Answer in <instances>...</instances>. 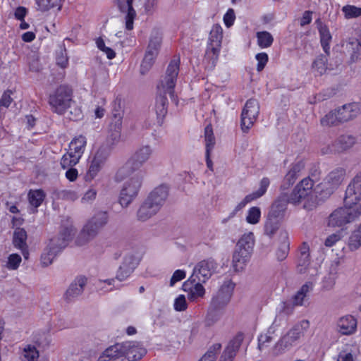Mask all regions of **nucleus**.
I'll list each match as a JSON object with an SVG mask.
<instances>
[{
    "instance_id": "1",
    "label": "nucleus",
    "mask_w": 361,
    "mask_h": 361,
    "mask_svg": "<svg viewBox=\"0 0 361 361\" xmlns=\"http://www.w3.org/2000/svg\"><path fill=\"white\" fill-rule=\"evenodd\" d=\"M146 353V350L138 343L128 341L116 343L108 348L98 361H137Z\"/></svg>"
},
{
    "instance_id": "2",
    "label": "nucleus",
    "mask_w": 361,
    "mask_h": 361,
    "mask_svg": "<svg viewBox=\"0 0 361 361\" xmlns=\"http://www.w3.org/2000/svg\"><path fill=\"white\" fill-rule=\"evenodd\" d=\"M152 153L153 149L150 145H142L138 147L131 157L116 172V180L122 181L128 176L140 171V168L150 159Z\"/></svg>"
},
{
    "instance_id": "3",
    "label": "nucleus",
    "mask_w": 361,
    "mask_h": 361,
    "mask_svg": "<svg viewBox=\"0 0 361 361\" xmlns=\"http://www.w3.org/2000/svg\"><path fill=\"white\" fill-rule=\"evenodd\" d=\"M314 185V180L310 177L303 178L295 185L288 197L290 203L297 205L304 201V209L312 210L316 207V202L312 195Z\"/></svg>"
},
{
    "instance_id": "4",
    "label": "nucleus",
    "mask_w": 361,
    "mask_h": 361,
    "mask_svg": "<svg viewBox=\"0 0 361 361\" xmlns=\"http://www.w3.org/2000/svg\"><path fill=\"white\" fill-rule=\"evenodd\" d=\"M255 245L253 233H245L238 240L233 255V267L235 271H242L249 261Z\"/></svg>"
},
{
    "instance_id": "5",
    "label": "nucleus",
    "mask_w": 361,
    "mask_h": 361,
    "mask_svg": "<svg viewBox=\"0 0 361 361\" xmlns=\"http://www.w3.org/2000/svg\"><path fill=\"white\" fill-rule=\"evenodd\" d=\"M361 215V204H347L335 209L329 216L328 225L331 227H342L355 221Z\"/></svg>"
},
{
    "instance_id": "6",
    "label": "nucleus",
    "mask_w": 361,
    "mask_h": 361,
    "mask_svg": "<svg viewBox=\"0 0 361 361\" xmlns=\"http://www.w3.org/2000/svg\"><path fill=\"white\" fill-rule=\"evenodd\" d=\"M120 192L119 202L122 207H128L137 196L142 186L144 172L139 171L128 176Z\"/></svg>"
},
{
    "instance_id": "7",
    "label": "nucleus",
    "mask_w": 361,
    "mask_h": 361,
    "mask_svg": "<svg viewBox=\"0 0 361 361\" xmlns=\"http://www.w3.org/2000/svg\"><path fill=\"white\" fill-rule=\"evenodd\" d=\"M72 89L66 85H60L49 95V104L53 112L62 115L71 106Z\"/></svg>"
},
{
    "instance_id": "8",
    "label": "nucleus",
    "mask_w": 361,
    "mask_h": 361,
    "mask_svg": "<svg viewBox=\"0 0 361 361\" xmlns=\"http://www.w3.org/2000/svg\"><path fill=\"white\" fill-rule=\"evenodd\" d=\"M235 284L231 280H227L221 286L216 295L213 296L209 310L207 319L213 316L216 312L224 310L228 304L231 298Z\"/></svg>"
},
{
    "instance_id": "9",
    "label": "nucleus",
    "mask_w": 361,
    "mask_h": 361,
    "mask_svg": "<svg viewBox=\"0 0 361 361\" xmlns=\"http://www.w3.org/2000/svg\"><path fill=\"white\" fill-rule=\"evenodd\" d=\"M108 222V214L106 212L96 213L84 226L78 240L85 244L94 238Z\"/></svg>"
},
{
    "instance_id": "10",
    "label": "nucleus",
    "mask_w": 361,
    "mask_h": 361,
    "mask_svg": "<svg viewBox=\"0 0 361 361\" xmlns=\"http://www.w3.org/2000/svg\"><path fill=\"white\" fill-rule=\"evenodd\" d=\"M179 58L172 60L167 67L164 78L161 81L162 88L165 90L166 93L169 94L171 101L176 106L178 104V98L177 95L174 94L173 88L176 85L179 72Z\"/></svg>"
},
{
    "instance_id": "11",
    "label": "nucleus",
    "mask_w": 361,
    "mask_h": 361,
    "mask_svg": "<svg viewBox=\"0 0 361 361\" xmlns=\"http://www.w3.org/2000/svg\"><path fill=\"white\" fill-rule=\"evenodd\" d=\"M259 113V104L256 99H250L247 100L245 106L243 109L240 118V126L244 133L253 126L257 121Z\"/></svg>"
},
{
    "instance_id": "12",
    "label": "nucleus",
    "mask_w": 361,
    "mask_h": 361,
    "mask_svg": "<svg viewBox=\"0 0 361 361\" xmlns=\"http://www.w3.org/2000/svg\"><path fill=\"white\" fill-rule=\"evenodd\" d=\"M75 233V230L72 225L62 226L59 234L50 239L48 245L59 253L68 246Z\"/></svg>"
},
{
    "instance_id": "13",
    "label": "nucleus",
    "mask_w": 361,
    "mask_h": 361,
    "mask_svg": "<svg viewBox=\"0 0 361 361\" xmlns=\"http://www.w3.org/2000/svg\"><path fill=\"white\" fill-rule=\"evenodd\" d=\"M112 147L109 143L102 144L97 151L90 166L88 175L93 178L99 171L102 166L111 154Z\"/></svg>"
},
{
    "instance_id": "14",
    "label": "nucleus",
    "mask_w": 361,
    "mask_h": 361,
    "mask_svg": "<svg viewBox=\"0 0 361 361\" xmlns=\"http://www.w3.org/2000/svg\"><path fill=\"white\" fill-rule=\"evenodd\" d=\"M217 264L214 259H208L200 262L194 269L191 278L205 283L214 272Z\"/></svg>"
},
{
    "instance_id": "15",
    "label": "nucleus",
    "mask_w": 361,
    "mask_h": 361,
    "mask_svg": "<svg viewBox=\"0 0 361 361\" xmlns=\"http://www.w3.org/2000/svg\"><path fill=\"white\" fill-rule=\"evenodd\" d=\"M361 200V171L357 173L348 185L344 197L347 204H360Z\"/></svg>"
},
{
    "instance_id": "16",
    "label": "nucleus",
    "mask_w": 361,
    "mask_h": 361,
    "mask_svg": "<svg viewBox=\"0 0 361 361\" xmlns=\"http://www.w3.org/2000/svg\"><path fill=\"white\" fill-rule=\"evenodd\" d=\"M139 258L133 253L127 254L123 259L116 274V279L122 281L126 279L139 264Z\"/></svg>"
},
{
    "instance_id": "17",
    "label": "nucleus",
    "mask_w": 361,
    "mask_h": 361,
    "mask_svg": "<svg viewBox=\"0 0 361 361\" xmlns=\"http://www.w3.org/2000/svg\"><path fill=\"white\" fill-rule=\"evenodd\" d=\"M195 278L191 276L182 284V290L188 292V298L190 301H194L198 298H202L205 293V289L202 285V282L196 281Z\"/></svg>"
},
{
    "instance_id": "18",
    "label": "nucleus",
    "mask_w": 361,
    "mask_h": 361,
    "mask_svg": "<svg viewBox=\"0 0 361 361\" xmlns=\"http://www.w3.org/2000/svg\"><path fill=\"white\" fill-rule=\"evenodd\" d=\"M169 195V187L166 184H161L154 188L146 197L160 210L166 203Z\"/></svg>"
},
{
    "instance_id": "19",
    "label": "nucleus",
    "mask_w": 361,
    "mask_h": 361,
    "mask_svg": "<svg viewBox=\"0 0 361 361\" xmlns=\"http://www.w3.org/2000/svg\"><path fill=\"white\" fill-rule=\"evenodd\" d=\"M345 176V169L337 168L331 171L326 178L325 190L328 194H331L342 183Z\"/></svg>"
},
{
    "instance_id": "20",
    "label": "nucleus",
    "mask_w": 361,
    "mask_h": 361,
    "mask_svg": "<svg viewBox=\"0 0 361 361\" xmlns=\"http://www.w3.org/2000/svg\"><path fill=\"white\" fill-rule=\"evenodd\" d=\"M87 283V279L84 276L76 277L64 294V299L67 302H72L79 297L83 292Z\"/></svg>"
},
{
    "instance_id": "21",
    "label": "nucleus",
    "mask_w": 361,
    "mask_h": 361,
    "mask_svg": "<svg viewBox=\"0 0 361 361\" xmlns=\"http://www.w3.org/2000/svg\"><path fill=\"white\" fill-rule=\"evenodd\" d=\"M244 339L242 332H238L228 343L219 361H233Z\"/></svg>"
},
{
    "instance_id": "22",
    "label": "nucleus",
    "mask_w": 361,
    "mask_h": 361,
    "mask_svg": "<svg viewBox=\"0 0 361 361\" xmlns=\"http://www.w3.org/2000/svg\"><path fill=\"white\" fill-rule=\"evenodd\" d=\"M288 203H290L288 196L286 193H281L272 203L268 215L281 220L284 216Z\"/></svg>"
},
{
    "instance_id": "23",
    "label": "nucleus",
    "mask_w": 361,
    "mask_h": 361,
    "mask_svg": "<svg viewBox=\"0 0 361 361\" xmlns=\"http://www.w3.org/2000/svg\"><path fill=\"white\" fill-rule=\"evenodd\" d=\"M337 116L341 123H345L357 117L361 112V105L359 103H350L344 104L341 108L336 109Z\"/></svg>"
},
{
    "instance_id": "24",
    "label": "nucleus",
    "mask_w": 361,
    "mask_h": 361,
    "mask_svg": "<svg viewBox=\"0 0 361 361\" xmlns=\"http://www.w3.org/2000/svg\"><path fill=\"white\" fill-rule=\"evenodd\" d=\"M134 0H115V3L122 13H126V28L131 30L133 28V22L136 16V12L133 7Z\"/></svg>"
},
{
    "instance_id": "25",
    "label": "nucleus",
    "mask_w": 361,
    "mask_h": 361,
    "mask_svg": "<svg viewBox=\"0 0 361 361\" xmlns=\"http://www.w3.org/2000/svg\"><path fill=\"white\" fill-rule=\"evenodd\" d=\"M155 205L145 198L137 211V219L145 222L155 216L160 211Z\"/></svg>"
},
{
    "instance_id": "26",
    "label": "nucleus",
    "mask_w": 361,
    "mask_h": 361,
    "mask_svg": "<svg viewBox=\"0 0 361 361\" xmlns=\"http://www.w3.org/2000/svg\"><path fill=\"white\" fill-rule=\"evenodd\" d=\"M315 23L319 34L321 46L324 53L329 56L330 54V44L332 40L329 29L327 25L322 22L320 18L316 20Z\"/></svg>"
},
{
    "instance_id": "27",
    "label": "nucleus",
    "mask_w": 361,
    "mask_h": 361,
    "mask_svg": "<svg viewBox=\"0 0 361 361\" xmlns=\"http://www.w3.org/2000/svg\"><path fill=\"white\" fill-rule=\"evenodd\" d=\"M27 238V232L24 228H16L15 229L13 236V244L15 247L21 250L25 259H27L29 255L28 246L26 243Z\"/></svg>"
},
{
    "instance_id": "28",
    "label": "nucleus",
    "mask_w": 361,
    "mask_h": 361,
    "mask_svg": "<svg viewBox=\"0 0 361 361\" xmlns=\"http://www.w3.org/2000/svg\"><path fill=\"white\" fill-rule=\"evenodd\" d=\"M221 49L214 47H206L202 64L207 71H212L218 62Z\"/></svg>"
},
{
    "instance_id": "29",
    "label": "nucleus",
    "mask_w": 361,
    "mask_h": 361,
    "mask_svg": "<svg viewBox=\"0 0 361 361\" xmlns=\"http://www.w3.org/2000/svg\"><path fill=\"white\" fill-rule=\"evenodd\" d=\"M309 327V322L307 320H302L300 324L295 325L281 339V343H285V346L287 345H291L293 342L298 340L301 334L302 329H307Z\"/></svg>"
},
{
    "instance_id": "30",
    "label": "nucleus",
    "mask_w": 361,
    "mask_h": 361,
    "mask_svg": "<svg viewBox=\"0 0 361 361\" xmlns=\"http://www.w3.org/2000/svg\"><path fill=\"white\" fill-rule=\"evenodd\" d=\"M357 319L352 315H346L338 322V327L339 332L343 335L353 334L357 330Z\"/></svg>"
},
{
    "instance_id": "31",
    "label": "nucleus",
    "mask_w": 361,
    "mask_h": 361,
    "mask_svg": "<svg viewBox=\"0 0 361 361\" xmlns=\"http://www.w3.org/2000/svg\"><path fill=\"white\" fill-rule=\"evenodd\" d=\"M223 29L219 24L212 26L209 32L207 47H214L221 49Z\"/></svg>"
},
{
    "instance_id": "32",
    "label": "nucleus",
    "mask_w": 361,
    "mask_h": 361,
    "mask_svg": "<svg viewBox=\"0 0 361 361\" xmlns=\"http://www.w3.org/2000/svg\"><path fill=\"white\" fill-rule=\"evenodd\" d=\"M355 143V137L348 135H342L336 140L335 144L333 145L334 149H331V152H341L352 147Z\"/></svg>"
},
{
    "instance_id": "33",
    "label": "nucleus",
    "mask_w": 361,
    "mask_h": 361,
    "mask_svg": "<svg viewBox=\"0 0 361 361\" xmlns=\"http://www.w3.org/2000/svg\"><path fill=\"white\" fill-rule=\"evenodd\" d=\"M87 140L86 137L82 135H80L75 137L69 144L68 152L76 157L79 160L84 153Z\"/></svg>"
},
{
    "instance_id": "34",
    "label": "nucleus",
    "mask_w": 361,
    "mask_h": 361,
    "mask_svg": "<svg viewBox=\"0 0 361 361\" xmlns=\"http://www.w3.org/2000/svg\"><path fill=\"white\" fill-rule=\"evenodd\" d=\"M155 111L157 123L161 126L164 118L167 114V98L164 95H159L156 99Z\"/></svg>"
},
{
    "instance_id": "35",
    "label": "nucleus",
    "mask_w": 361,
    "mask_h": 361,
    "mask_svg": "<svg viewBox=\"0 0 361 361\" xmlns=\"http://www.w3.org/2000/svg\"><path fill=\"white\" fill-rule=\"evenodd\" d=\"M257 44L261 49L270 47L274 42L272 35L268 31H259L256 33Z\"/></svg>"
},
{
    "instance_id": "36",
    "label": "nucleus",
    "mask_w": 361,
    "mask_h": 361,
    "mask_svg": "<svg viewBox=\"0 0 361 361\" xmlns=\"http://www.w3.org/2000/svg\"><path fill=\"white\" fill-rule=\"evenodd\" d=\"M281 225V220L271 217L268 215L264 224V234L269 238L274 236L279 230Z\"/></svg>"
},
{
    "instance_id": "37",
    "label": "nucleus",
    "mask_w": 361,
    "mask_h": 361,
    "mask_svg": "<svg viewBox=\"0 0 361 361\" xmlns=\"http://www.w3.org/2000/svg\"><path fill=\"white\" fill-rule=\"evenodd\" d=\"M336 111H331L320 119V124L323 127L336 126L341 124Z\"/></svg>"
},
{
    "instance_id": "38",
    "label": "nucleus",
    "mask_w": 361,
    "mask_h": 361,
    "mask_svg": "<svg viewBox=\"0 0 361 361\" xmlns=\"http://www.w3.org/2000/svg\"><path fill=\"white\" fill-rule=\"evenodd\" d=\"M205 152H212L215 146V137L212 124L204 128Z\"/></svg>"
},
{
    "instance_id": "39",
    "label": "nucleus",
    "mask_w": 361,
    "mask_h": 361,
    "mask_svg": "<svg viewBox=\"0 0 361 361\" xmlns=\"http://www.w3.org/2000/svg\"><path fill=\"white\" fill-rule=\"evenodd\" d=\"M45 193L42 190H30L28 193L30 204L37 208L39 207L45 198Z\"/></svg>"
},
{
    "instance_id": "40",
    "label": "nucleus",
    "mask_w": 361,
    "mask_h": 361,
    "mask_svg": "<svg viewBox=\"0 0 361 361\" xmlns=\"http://www.w3.org/2000/svg\"><path fill=\"white\" fill-rule=\"evenodd\" d=\"M348 245L351 251L356 250L361 246V224L350 235Z\"/></svg>"
},
{
    "instance_id": "41",
    "label": "nucleus",
    "mask_w": 361,
    "mask_h": 361,
    "mask_svg": "<svg viewBox=\"0 0 361 361\" xmlns=\"http://www.w3.org/2000/svg\"><path fill=\"white\" fill-rule=\"evenodd\" d=\"M312 283L307 282L297 292L293 297V304L295 305H302L307 293L312 288Z\"/></svg>"
},
{
    "instance_id": "42",
    "label": "nucleus",
    "mask_w": 361,
    "mask_h": 361,
    "mask_svg": "<svg viewBox=\"0 0 361 361\" xmlns=\"http://www.w3.org/2000/svg\"><path fill=\"white\" fill-rule=\"evenodd\" d=\"M327 55L320 54L312 63V68H314L319 75H323L327 69Z\"/></svg>"
},
{
    "instance_id": "43",
    "label": "nucleus",
    "mask_w": 361,
    "mask_h": 361,
    "mask_svg": "<svg viewBox=\"0 0 361 361\" xmlns=\"http://www.w3.org/2000/svg\"><path fill=\"white\" fill-rule=\"evenodd\" d=\"M36 4L41 11H47L54 7L60 10L61 7V0H36Z\"/></svg>"
},
{
    "instance_id": "44",
    "label": "nucleus",
    "mask_w": 361,
    "mask_h": 361,
    "mask_svg": "<svg viewBox=\"0 0 361 361\" xmlns=\"http://www.w3.org/2000/svg\"><path fill=\"white\" fill-rule=\"evenodd\" d=\"M161 45V38L159 36L152 37L150 38L146 54H149L155 58H157L159 50Z\"/></svg>"
},
{
    "instance_id": "45",
    "label": "nucleus",
    "mask_w": 361,
    "mask_h": 361,
    "mask_svg": "<svg viewBox=\"0 0 361 361\" xmlns=\"http://www.w3.org/2000/svg\"><path fill=\"white\" fill-rule=\"evenodd\" d=\"M246 221L250 224H257L261 219V210L258 207H250L246 216Z\"/></svg>"
},
{
    "instance_id": "46",
    "label": "nucleus",
    "mask_w": 361,
    "mask_h": 361,
    "mask_svg": "<svg viewBox=\"0 0 361 361\" xmlns=\"http://www.w3.org/2000/svg\"><path fill=\"white\" fill-rule=\"evenodd\" d=\"M58 254L59 252L57 251L48 245L41 256V262L42 265L47 267L51 264Z\"/></svg>"
},
{
    "instance_id": "47",
    "label": "nucleus",
    "mask_w": 361,
    "mask_h": 361,
    "mask_svg": "<svg viewBox=\"0 0 361 361\" xmlns=\"http://www.w3.org/2000/svg\"><path fill=\"white\" fill-rule=\"evenodd\" d=\"M221 348V345L220 343L214 344L199 361H215L216 355L220 352Z\"/></svg>"
},
{
    "instance_id": "48",
    "label": "nucleus",
    "mask_w": 361,
    "mask_h": 361,
    "mask_svg": "<svg viewBox=\"0 0 361 361\" xmlns=\"http://www.w3.org/2000/svg\"><path fill=\"white\" fill-rule=\"evenodd\" d=\"M345 18L347 19L355 18L361 16V8L353 5H346L342 8Z\"/></svg>"
},
{
    "instance_id": "49",
    "label": "nucleus",
    "mask_w": 361,
    "mask_h": 361,
    "mask_svg": "<svg viewBox=\"0 0 361 361\" xmlns=\"http://www.w3.org/2000/svg\"><path fill=\"white\" fill-rule=\"evenodd\" d=\"M79 159L73 156L71 152H68L61 159V166L63 169H68L78 163Z\"/></svg>"
},
{
    "instance_id": "50",
    "label": "nucleus",
    "mask_w": 361,
    "mask_h": 361,
    "mask_svg": "<svg viewBox=\"0 0 361 361\" xmlns=\"http://www.w3.org/2000/svg\"><path fill=\"white\" fill-rule=\"evenodd\" d=\"M112 116L121 118L123 117V105L121 98L117 97L112 103Z\"/></svg>"
},
{
    "instance_id": "51",
    "label": "nucleus",
    "mask_w": 361,
    "mask_h": 361,
    "mask_svg": "<svg viewBox=\"0 0 361 361\" xmlns=\"http://www.w3.org/2000/svg\"><path fill=\"white\" fill-rule=\"evenodd\" d=\"M284 238H286V241H284L279 248L276 252V256L279 260L282 261L286 258L288 252H289V243L288 240V234L287 233H284Z\"/></svg>"
},
{
    "instance_id": "52",
    "label": "nucleus",
    "mask_w": 361,
    "mask_h": 361,
    "mask_svg": "<svg viewBox=\"0 0 361 361\" xmlns=\"http://www.w3.org/2000/svg\"><path fill=\"white\" fill-rule=\"evenodd\" d=\"M155 59V57L145 54L140 66V73L142 75H145L149 71L154 63Z\"/></svg>"
},
{
    "instance_id": "53",
    "label": "nucleus",
    "mask_w": 361,
    "mask_h": 361,
    "mask_svg": "<svg viewBox=\"0 0 361 361\" xmlns=\"http://www.w3.org/2000/svg\"><path fill=\"white\" fill-rule=\"evenodd\" d=\"M23 355L27 361H37L39 357V352L35 346L28 345L24 349Z\"/></svg>"
},
{
    "instance_id": "54",
    "label": "nucleus",
    "mask_w": 361,
    "mask_h": 361,
    "mask_svg": "<svg viewBox=\"0 0 361 361\" xmlns=\"http://www.w3.org/2000/svg\"><path fill=\"white\" fill-rule=\"evenodd\" d=\"M56 63L61 68H66L68 63L66 49L65 47H60V50L56 54Z\"/></svg>"
},
{
    "instance_id": "55",
    "label": "nucleus",
    "mask_w": 361,
    "mask_h": 361,
    "mask_svg": "<svg viewBox=\"0 0 361 361\" xmlns=\"http://www.w3.org/2000/svg\"><path fill=\"white\" fill-rule=\"evenodd\" d=\"M255 59L257 61V71L261 72L265 68L269 61V56L265 52H260L255 55Z\"/></svg>"
},
{
    "instance_id": "56",
    "label": "nucleus",
    "mask_w": 361,
    "mask_h": 361,
    "mask_svg": "<svg viewBox=\"0 0 361 361\" xmlns=\"http://www.w3.org/2000/svg\"><path fill=\"white\" fill-rule=\"evenodd\" d=\"M310 263V256H307V257H305V255H300L297 264L298 271L300 274L305 273L307 270Z\"/></svg>"
},
{
    "instance_id": "57",
    "label": "nucleus",
    "mask_w": 361,
    "mask_h": 361,
    "mask_svg": "<svg viewBox=\"0 0 361 361\" xmlns=\"http://www.w3.org/2000/svg\"><path fill=\"white\" fill-rule=\"evenodd\" d=\"M21 262V257L18 254H11L8 259L7 267L10 269H17Z\"/></svg>"
},
{
    "instance_id": "58",
    "label": "nucleus",
    "mask_w": 361,
    "mask_h": 361,
    "mask_svg": "<svg viewBox=\"0 0 361 361\" xmlns=\"http://www.w3.org/2000/svg\"><path fill=\"white\" fill-rule=\"evenodd\" d=\"M158 0H145L143 7L147 15H152L157 7Z\"/></svg>"
},
{
    "instance_id": "59",
    "label": "nucleus",
    "mask_w": 361,
    "mask_h": 361,
    "mask_svg": "<svg viewBox=\"0 0 361 361\" xmlns=\"http://www.w3.org/2000/svg\"><path fill=\"white\" fill-rule=\"evenodd\" d=\"M272 337L268 334H260L258 337V348L260 350L267 348L271 342Z\"/></svg>"
},
{
    "instance_id": "60",
    "label": "nucleus",
    "mask_w": 361,
    "mask_h": 361,
    "mask_svg": "<svg viewBox=\"0 0 361 361\" xmlns=\"http://www.w3.org/2000/svg\"><path fill=\"white\" fill-rule=\"evenodd\" d=\"M235 20V15L233 9L228 8L224 16V23L227 27L232 26Z\"/></svg>"
},
{
    "instance_id": "61",
    "label": "nucleus",
    "mask_w": 361,
    "mask_h": 361,
    "mask_svg": "<svg viewBox=\"0 0 361 361\" xmlns=\"http://www.w3.org/2000/svg\"><path fill=\"white\" fill-rule=\"evenodd\" d=\"M13 94L12 91L8 90L4 92L0 99V104L4 107H8L11 102H13V98L11 97V94Z\"/></svg>"
},
{
    "instance_id": "62",
    "label": "nucleus",
    "mask_w": 361,
    "mask_h": 361,
    "mask_svg": "<svg viewBox=\"0 0 361 361\" xmlns=\"http://www.w3.org/2000/svg\"><path fill=\"white\" fill-rule=\"evenodd\" d=\"M121 130H109V135L108 137L107 143L110 145H115L118 143L121 138Z\"/></svg>"
},
{
    "instance_id": "63",
    "label": "nucleus",
    "mask_w": 361,
    "mask_h": 361,
    "mask_svg": "<svg viewBox=\"0 0 361 361\" xmlns=\"http://www.w3.org/2000/svg\"><path fill=\"white\" fill-rule=\"evenodd\" d=\"M298 174L295 171L289 169L284 177V181L287 183V187H289L295 182L298 178Z\"/></svg>"
},
{
    "instance_id": "64",
    "label": "nucleus",
    "mask_w": 361,
    "mask_h": 361,
    "mask_svg": "<svg viewBox=\"0 0 361 361\" xmlns=\"http://www.w3.org/2000/svg\"><path fill=\"white\" fill-rule=\"evenodd\" d=\"M58 196L59 198L67 200H75L78 198L77 194L71 190H62L58 192Z\"/></svg>"
}]
</instances>
